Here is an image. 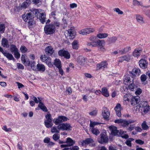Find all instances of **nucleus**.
Listing matches in <instances>:
<instances>
[{
  "mask_svg": "<svg viewBox=\"0 0 150 150\" xmlns=\"http://www.w3.org/2000/svg\"><path fill=\"white\" fill-rule=\"evenodd\" d=\"M136 142L139 144L142 145L144 144V141L140 139H137L135 140Z\"/></svg>",
  "mask_w": 150,
  "mask_h": 150,
  "instance_id": "obj_63",
  "label": "nucleus"
},
{
  "mask_svg": "<svg viewBox=\"0 0 150 150\" xmlns=\"http://www.w3.org/2000/svg\"><path fill=\"white\" fill-rule=\"evenodd\" d=\"M139 66L141 68L145 69L147 67L148 63L147 60L141 59L139 61Z\"/></svg>",
  "mask_w": 150,
  "mask_h": 150,
  "instance_id": "obj_16",
  "label": "nucleus"
},
{
  "mask_svg": "<svg viewBox=\"0 0 150 150\" xmlns=\"http://www.w3.org/2000/svg\"><path fill=\"white\" fill-rule=\"evenodd\" d=\"M99 124V122H93L90 121V126L91 127L90 128L94 127L95 125H98Z\"/></svg>",
  "mask_w": 150,
  "mask_h": 150,
  "instance_id": "obj_53",
  "label": "nucleus"
},
{
  "mask_svg": "<svg viewBox=\"0 0 150 150\" xmlns=\"http://www.w3.org/2000/svg\"><path fill=\"white\" fill-rule=\"evenodd\" d=\"M2 44L4 47H8L9 46L8 40L5 38H3L2 40Z\"/></svg>",
  "mask_w": 150,
  "mask_h": 150,
  "instance_id": "obj_36",
  "label": "nucleus"
},
{
  "mask_svg": "<svg viewBox=\"0 0 150 150\" xmlns=\"http://www.w3.org/2000/svg\"><path fill=\"white\" fill-rule=\"evenodd\" d=\"M47 128H50L52 127L53 124L52 122V120H45L44 122Z\"/></svg>",
  "mask_w": 150,
  "mask_h": 150,
  "instance_id": "obj_38",
  "label": "nucleus"
},
{
  "mask_svg": "<svg viewBox=\"0 0 150 150\" xmlns=\"http://www.w3.org/2000/svg\"><path fill=\"white\" fill-rule=\"evenodd\" d=\"M107 66L108 64L106 62H103L97 64V69H104L107 68Z\"/></svg>",
  "mask_w": 150,
  "mask_h": 150,
  "instance_id": "obj_23",
  "label": "nucleus"
},
{
  "mask_svg": "<svg viewBox=\"0 0 150 150\" xmlns=\"http://www.w3.org/2000/svg\"><path fill=\"white\" fill-rule=\"evenodd\" d=\"M72 48L74 50H77L79 49V41L77 40H74L72 43Z\"/></svg>",
  "mask_w": 150,
  "mask_h": 150,
  "instance_id": "obj_31",
  "label": "nucleus"
},
{
  "mask_svg": "<svg viewBox=\"0 0 150 150\" xmlns=\"http://www.w3.org/2000/svg\"><path fill=\"white\" fill-rule=\"evenodd\" d=\"M105 42L104 40H98L97 41V47H100L103 45H105Z\"/></svg>",
  "mask_w": 150,
  "mask_h": 150,
  "instance_id": "obj_42",
  "label": "nucleus"
},
{
  "mask_svg": "<svg viewBox=\"0 0 150 150\" xmlns=\"http://www.w3.org/2000/svg\"><path fill=\"white\" fill-rule=\"evenodd\" d=\"M21 52L23 53H25L27 51L28 49L24 46H21L20 48Z\"/></svg>",
  "mask_w": 150,
  "mask_h": 150,
  "instance_id": "obj_51",
  "label": "nucleus"
},
{
  "mask_svg": "<svg viewBox=\"0 0 150 150\" xmlns=\"http://www.w3.org/2000/svg\"><path fill=\"white\" fill-rule=\"evenodd\" d=\"M142 92V90L139 88H138L135 92V93L137 95H139L141 94Z\"/></svg>",
  "mask_w": 150,
  "mask_h": 150,
  "instance_id": "obj_61",
  "label": "nucleus"
},
{
  "mask_svg": "<svg viewBox=\"0 0 150 150\" xmlns=\"http://www.w3.org/2000/svg\"><path fill=\"white\" fill-rule=\"evenodd\" d=\"M109 128L111 134L113 136L117 135L119 131L117 130V128L116 127L111 125L109 127Z\"/></svg>",
  "mask_w": 150,
  "mask_h": 150,
  "instance_id": "obj_19",
  "label": "nucleus"
},
{
  "mask_svg": "<svg viewBox=\"0 0 150 150\" xmlns=\"http://www.w3.org/2000/svg\"><path fill=\"white\" fill-rule=\"evenodd\" d=\"M58 53L60 56L64 57L66 59H69L70 57V54L69 52L64 49L59 50Z\"/></svg>",
  "mask_w": 150,
  "mask_h": 150,
  "instance_id": "obj_9",
  "label": "nucleus"
},
{
  "mask_svg": "<svg viewBox=\"0 0 150 150\" xmlns=\"http://www.w3.org/2000/svg\"><path fill=\"white\" fill-rule=\"evenodd\" d=\"M77 62L80 64L83 65L86 63L85 58L82 56H79L77 58Z\"/></svg>",
  "mask_w": 150,
  "mask_h": 150,
  "instance_id": "obj_28",
  "label": "nucleus"
},
{
  "mask_svg": "<svg viewBox=\"0 0 150 150\" xmlns=\"http://www.w3.org/2000/svg\"><path fill=\"white\" fill-rule=\"evenodd\" d=\"M135 122V120H126L123 119H119L115 120V123H117L120 126L125 127L128 126L129 124L133 123Z\"/></svg>",
  "mask_w": 150,
  "mask_h": 150,
  "instance_id": "obj_4",
  "label": "nucleus"
},
{
  "mask_svg": "<svg viewBox=\"0 0 150 150\" xmlns=\"http://www.w3.org/2000/svg\"><path fill=\"white\" fill-rule=\"evenodd\" d=\"M54 65L58 68L62 67L61 62L58 59H56L54 61Z\"/></svg>",
  "mask_w": 150,
  "mask_h": 150,
  "instance_id": "obj_35",
  "label": "nucleus"
},
{
  "mask_svg": "<svg viewBox=\"0 0 150 150\" xmlns=\"http://www.w3.org/2000/svg\"><path fill=\"white\" fill-rule=\"evenodd\" d=\"M45 14L44 13H38L37 15V18L40 20V22L42 23H44L45 22Z\"/></svg>",
  "mask_w": 150,
  "mask_h": 150,
  "instance_id": "obj_18",
  "label": "nucleus"
},
{
  "mask_svg": "<svg viewBox=\"0 0 150 150\" xmlns=\"http://www.w3.org/2000/svg\"><path fill=\"white\" fill-rule=\"evenodd\" d=\"M66 143L67 144H62L61 145L60 147L62 148L69 146L74 145L75 143V142L70 138H68L67 139Z\"/></svg>",
  "mask_w": 150,
  "mask_h": 150,
  "instance_id": "obj_12",
  "label": "nucleus"
},
{
  "mask_svg": "<svg viewBox=\"0 0 150 150\" xmlns=\"http://www.w3.org/2000/svg\"><path fill=\"white\" fill-rule=\"evenodd\" d=\"M131 50L130 47L129 46H127L124 49H121L119 51V53L120 54H125L129 51Z\"/></svg>",
  "mask_w": 150,
  "mask_h": 150,
  "instance_id": "obj_33",
  "label": "nucleus"
},
{
  "mask_svg": "<svg viewBox=\"0 0 150 150\" xmlns=\"http://www.w3.org/2000/svg\"><path fill=\"white\" fill-rule=\"evenodd\" d=\"M85 29L87 35L93 33L95 31L94 28H85Z\"/></svg>",
  "mask_w": 150,
  "mask_h": 150,
  "instance_id": "obj_41",
  "label": "nucleus"
},
{
  "mask_svg": "<svg viewBox=\"0 0 150 150\" xmlns=\"http://www.w3.org/2000/svg\"><path fill=\"white\" fill-rule=\"evenodd\" d=\"M108 34L106 33H100L97 35V37L100 39L105 38L107 37Z\"/></svg>",
  "mask_w": 150,
  "mask_h": 150,
  "instance_id": "obj_40",
  "label": "nucleus"
},
{
  "mask_svg": "<svg viewBox=\"0 0 150 150\" xmlns=\"http://www.w3.org/2000/svg\"><path fill=\"white\" fill-rule=\"evenodd\" d=\"M59 129L63 131H69L71 130L72 127L70 124L66 123L59 124Z\"/></svg>",
  "mask_w": 150,
  "mask_h": 150,
  "instance_id": "obj_8",
  "label": "nucleus"
},
{
  "mask_svg": "<svg viewBox=\"0 0 150 150\" xmlns=\"http://www.w3.org/2000/svg\"><path fill=\"white\" fill-rule=\"evenodd\" d=\"M60 130V129H59V125L58 126H54L51 128V132L52 133H59V130Z\"/></svg>",
  "mask_w": 150,
  "mask_h": 150,
  "instance_id": "obj_37",
  "label": "nucleus"
},
{
  "mask_svg": "<svg viewBox=\"0 0 150 150\" xmlns=\"http://www.w3.org/2000/svg\"><path fill=\"white\" fill-rule=\"evenodd\" d=\"M93 142V141L92 139L87 138L83 141L82 143L83 146H86L89 144L90 146H93L94 145Z\"/></svg>",
  "mask_w": 150,
  "mask_h": 150,
  "instance_id": "obj_17",
  "label": "nucleus"
},
{
  "mask_svg": "<svg viewBox=\"0 0 150 150\" xmlns=\"http://www.w3.org/2000/svg\"><path fill=\"white\" fill-rule=\"evenodd\" d=\"M10 50L11 52L13 53L18 51L16 46L14 45H12L10 46Z\"/></svg>",
  "mask_w": 150,
  "mask_h": 150,
  "instance_id": "obj_45",
  "label": "nucleus"
},
{
  "mask_svg": "<svg viewBox=\"0 0 150 150\" xmlns=\"http://www.w3.org/2000/svg\"><path fill=\"white\" fill-rule=\"evenodd\" d=\"M119 132L120 136L123 138L126 139L129 137L128 135L125 134L126 133V132H124L122 130H120Z\"/></svg>",
  "mask_w": 150,
  "mask_h": 150,
  "instance_id": "obj_44",
  "label": "nucleus"
},
{
  "mask_svg": "<svg viewBox=\"0 0 150 150\" xmlns=\"http://www.w3.org/2000/svg\"><path fill=\"white\" fill-rule=\"evenodd\" d=\"M101 92L102 94L105 97H108L109 96V94L107 88L106 87H103L101 89Z\"/></svg>",
  "mask_w": 150,
  "mask_h": 150,
  "instance_id": "obj_32",
  "label": "nucleus"
},
{
  "mask_svg": "<svg viewBox=\"0 0 150 150\" xmlns=\"http://www.w3.org/2000/svg\"><path fill=\"white\" fill-rule=\"evenodd\" d=\"M109 150H117V148L116 146H109Z\"/></svg>",
  "mask_w": 150,
  "mask_h": 150,
  "instance_id": "obj_64",
  "label": "nucleus"
},
{
  "mask_svg": "<svg viewBox=\"0 0 150 150\" xmlns=\"http://www.w3.org/2000/svg\"><path fill=\"white\" fill-rule=\"evenodd\" d=\"M45 70V67L43 64L38 63L37 65L35 71L44 72Z\"/></svg>",
  "mask_w": 150,
  "mask_h": 150,
  "instance_id": "obj_26",
  "label": "nucleus"
},
{
  "mask_svg": "<svg viewBox=\"0 0 150 150\" xmlns=\"http://www.w3.org/2000/svg\"><path fill=\"white\" fill-rule=\"evenodd\" d=\"M4 55L9 60H13L14 58L12 54H10L6 50H4L2 49L1 51Z\"/></svg>",
  "mask_w": 150,
  "mask_h": 150,
  "instance_id": "obj_25",
  "label": "nucleus"
},
{
  "mask_svg": "<svg viewBox=\"0 0 150 150\" xmlns=\"http://www.w3.org/2000/svg\"><path fill=\"white\" fill-rule=\"evenodd\" d=\"M132 96L130 94H126L124 95L123 97V103L124 105L128 104L131 100Z\"/></svg>",
  "mask_w": 150,
  "mask_h": 150,
  "instance_id": "obj_10",
  "label": "nucleus"
},
{
  "mask_svg": "<svg viewBox=\"0 0 150 150\" xmlns=\"http://www.w3.org/2000/svg\"><path fill=\"white\" fill-rule=\"evenodd\" d=\"M140 100V98L139 96H132V98L130 102L131 105H135L137 104Z\"/></svg>",
  "mask_w": 150,
  "mask_h": 150,
  "instance_id": "obj_24",
  "label": "nucleus"
},
{
  "mask_svg": "<svg viewBox=\"0 0 150 150\" xmlns=\"http://www.w3.org/2000/svg\"><path fill=\"white\" fill-rule=\"evenodd\" d=\"M149 106L147 102L143 101L140 104L139 108V111L142 115H144L147 113L149 109Z\"/></svg>",
  "mask_w": 150,
  "mask_h": 150,
  "instance_id": "obj_3",
  "label": "nucleus"
},
{
  "mask_svg": "<svg viewBox=\"0 0 150 150\" xmlns=\"http://www.w3.org/2000/svg\"><path fill=\"white\" fill-rule=\"evenodd\" d=\"M90 129L92 133L96 135H97L100 133L99 131L97 128L93 127L90 128Z\"/></svg>",
  "mask_w": 150,
  "mask_h": 150,
  "instance_id": "obj_43",
  "label": "nucleus"
},
{
  "mask_svg": "<svg viewBox=\"0 0 150 150\" xmlns=\"http://www.w3.org/2000/svg\"><path fill=\"white\" fill-rule=\"evenodd\" d=\"M21 60L25 66L28 67L30 65V61L25 54L22 55Z\"/></svg>",
  "mask_w": 150,
  "mask_h": 150,
  "instance_id": "obj_14",
  "label": "nucleus"
},
{
  "mask_svg": "<svg viewBox=\"0 0 150 150\" xmlns=\"http://www.w3.org/2000/svg\"><path fill=\"white\" fill-rule=\"evenodd\" d=\"M135 17L137 22L139 24L142 25L145 23V21L142 15L139 14H136L135 15Z\"/></svg>",
  "mask_w": 150,
  "mask_h": 150,
  "instance_id": "obj_11",
  "label": "nucleus"
},
{
  "mask_svg": "<svg viewBox=\"0 0 150 150\" xmlns=\"http://www.w3.org/2000/svg\"><path fill=\"white\" fill-rule=\"evenodd\" d=\"M131 57V56L129 54L121 57L118 58V61L120 62H122L124 61L128 62L130 60Z\"/></svg>",
  "mask_w": 150,
  "mask_h": 150,
  "instance_id": "obj_20",
  "label": "nucleus"
},
{
  "mask_svg": "<svg viewBox=\"0 0 150 150\" xmlns=\"http://www.w3.org/2000/svg\"><path fill=\"white\" fill-rule=\"evenodd\" d=\"M59 23L57 22H52L50 24L46 25L44 28V32L47 35H52L54 33L56 28H59Z\"/></svg>",
  "mask_w": 150,
  "mask_h": 150,
  "instance_id": "obj_2",
  "label": "nucleus"
},
{
  "mask_svg": "<svg viewBox=\"0 0 150 150\" xmlns=\"http://www.w3.org/2000/svg\"><path fill=\"white\" fill-rule=\"evenodd\" d=\"M136 79H137L135 78H133V79L132 81V82L127 85L128 86V89L131 91H134L137 88L136 85L134 83V80Z\"/></svg>",
  "mask_w": 150,
  "mask_h": 150,
  "instance_id": "obj_22",
  "label": "nucleus"
},
{
  "mask_svg": "<svg viewBox=\"0 0 150 150\" xmlns=\"http://www.w3.org/2000/svg\"><path fill=\"white\" fill-rule=\"evenodd\" d=\"M59 117L61 119V121H62V122H64L68 120V118L65 116H59Z\"/></svg>",
  "mask_w": 150,
  "mask_h": 150,
  "instance_id": "obj_59",
  "label": "nucleus"
},
{
  "mask_svg": "<svg viewBox=\"0 0 150 150\" xmlns=\"http://www.w3.org/2000/svg\"><path fill=\"white\" fill-rule=\"evenodd\" d=\"M142 127L144 130H147L149 128L148 126L146 124V122L145 121H144L142 123Z\"/></svg>",
  "mask_w": 150,
  "mask_h": 150,
  "instance_id": "obj_54",
  "label": "nucleus"
},
{
  "mask_svg": "<svg viewBox=\"0 0 150 150\" xmlns=\"http://www.w3.org/2000/svg\"><path fill=\"white\" fill-rule=\"evenodd\" d=\"M66 36L70 39H74L76 35V32L74 28H71L65 32Z\"/></svg>",
  "mask_w": 150,
  "mask_h": 150,
  "instance_id": "obj_5",
  "label": "nucleus"
},
{
  "mask_svg": "<svg viewBox=\"0 0 150 150\" xmlns=\"http://www.w3.org/2000/svg\"><path fill=\"white\" fill-rule=\"evenodd\" d=\"M113 10L119 15H122L123 13V12L118 8H114Z\"/></svg>",
  "mask_w": 150,
  "mask_h": 150,
  "instance_id": "obj_52",
  "label": "nucleus"
},
{
  "mask_svg": "<svg viewBox=\"0 0 150 150\" xmlns=\"http://www.w3.org/2000/svg\"><path fill=\"white\" fill-rule=\"evenodd\" d=\"M30 1H28V2L25 1L23 2L21 5V7L22 8H26L28 7L30 4Z\"/></svg>",
  "mask_w": 150,
  "mask_h": 150,
  "instance_id": "obj_39",
  "label": "nucleus"
},
{
  "mask_svg": "<svg viewBox=\"0 0 150 150\" xmlns=\"http://www.w3.org/2000/svg\"><path fill=\"white\" fill-rule=\"evenodd\" d=\"M5 26L3 24H0V33H3L5 30Z\"/></svg>",
  "mask_w": 150,
  "mask_h": 150,
  "instance_id": "obj_50",
  "label": "nucleus"
},
{
  "mask_svg": "<svg viewBox=\"0 0 150 150\" xmlns=\"http://www.w3.org/2000/svg\"><path fill=\"white\" fill-rule=\"evenodd\" d=\"M23 20L28 23L29 28H33L35 25V22L33 19L34 16L32 12L25 13L22 16Z\"/></svg>",
  "mask_w": 150,
  "mask_h": 150,
  "instance_id": "obj_1",
  "label": "nucleus"
},
{
  "mask_svg": "<svg viewBox=\"0 0 150 150\" xmlns=\"http://www.w3.org/2000/svg\"><path fill=\"white\" fill-rule=\"evenodd\" d=\"M30 65L31 69L34 70H36V63L35 61H32L31 62H30Z\"/></svg>",
  "mask_w": 150,
  "mask_h": 150,
  "instance_id": "obj_47",
  "label": "nucleus"
},
{
  "mask_svg": "<svg viewBox=\"0 0 150 150\" xmlns=\"http://www.w3.org/2000/svg\"><path fill=\"white\" fill-rule=\"evenodd\" d=\"M142 51V49L141 48H137L132 53L133 56L135 57H138L141 54Z\"/></svg>",
  "mask_w": 150,
  "mask_h": 150,
  "instance_id": "obj_21",
  "label": "nucleus"
},
{
  "mask_svg": "<svg viewBox=\"0 0 150 150\" xmlns=\"http://www.w3.org/2000/svg\"><path fill=\"white\" fill-rule=\"evenodd\" d=\"M87 45L88 46H91L92 47H97V41H94L93 42H88Z\"/></svg>",
  "mask_w": 150,
  "mask_h": 150,
  "instance_id": "obj_49",
  "label": "nucleus"
},
{
  "mask_svg": "<svg viewBox=\"0 0 150 150\" xmlns=\"http://www.w3.org/2000/svg\"><path fill=\"white\" fill-rule=\"evenodd\" d=\"M60 138V135L59 134H55L53 135V139L55 141L59 139Z\"/></svg>",
  "mask_w": 150,
  "mask_h": 150,
  "instance_id": "obj_57",
  "label": "nucleus"
},
{
  "mask_svg": "<svg viewBox=\"0 0 150 150\" xmlns=\"http://www.w3.org/2000/svg\"><path fill=\"white\" fill-rule=\"evenodd\" d=\"M79 34L82 35H87L85 28L82 29L81 30H79Z\"/></svg>",
  "mask_w": 150,
  "mask_h": 150,
  "instance_id": "obj_58",
  "label": "nucleus"
},
{
  "mask_svg": "<svg viewBox=\"0 0 150 150\" xmlns=\"http://www.w3.org/2000/svg\"><path fill=\"white\" fill-rule=\"evenodd\" d=\"M133 4L134 6H142V3L141 2H139L137 0H133Z\"/></svg>",
  "mask_w": 150,
  "mask_h": 150,
  "instance_id": "obj_56",
  "label": "nucleus"
},
{
  "mask_svg": "<svg viewBox=\"0 0 150 150\" xmlns=\"http://www.w3.org/2000/svg\"><path fill=\"white\" fill-rule=\"evenodd\" d=\"M132 74L133 76H139L141 74V71L139 69L135 68L132 69Z\"/></svg>",
  "mask_w": 150,
  "mask_h": 150,
  "instance_id": "obj_30",
  "label": "nucleus"
},
{
  "mask_svg": "<svg viewBox=\"0 0 150 150\" xmlns=\"http://www.w3.org/2000/svg\"><path fill=\"white\" fill-rule=\"evenodd\" d=\"M56 16V12L55 11L52 12L50 15V16L51 18L52 17L54 19H55L56 18L55 16Z\"/></svg>",
  "mask_w": 150,
  "mask_h": 150,
  "instance_id": "obj_62",
  "label": "nucleus"
},
{
  "mask_svg": "<svg viewBox=\"0 0 150 150\" xmlns=\"http://www.w3.org/2000/svg\"><path fill=\"white\" fill-rule=\"evenodd\" d=\"M108 141V137L105 133L101 134L98 139V142L100 144L107 143Z\"/></svg>",
  "mask_w": 150,
  "mask_h": 150,
  "instance_id": "obj_6",
  "label": "nucleus"
},
{
  "mask_svg": "<svg viewBox=\"0 0 150 150\" xmlns=\"http://www.w3.org/2000/svg\"><path fill=\"white\" fill-rule=\"evenodd\" d=\"M135 127V125L134 124L131 125L127 129L128 130L131 131L133 130L134 128Z\"/></svg>",
  "mask_w": 150,
  "mask_h": 150,
  "instance_id": "obj_60",
  "label": "nucleus"
},
{
  "mask_svg": "<svg viewBox=\"0 0 150 150\" xmlns=\"http://www.w3.org/2000/svg\"><path fill=\"white\" fill-rule=\"evenodd\" d=\"M102 115L104 118L108 119L110 116V112L109 109L106 107H104L102 111Z\"/></svg>",
  "mask_w": 150,
  "mask_h": 150,
  "instance_id": "obj_13",
  "label": "nucleus"
},
{
  "mask_svg": "<svg viewBox=\"0 0 150 150\" xmlns=\"http://www.w3.org/2000/svg\"><path fill=\"white\" fill-rule=\"evenodd\" d=\"M45 52L48 55H51L54 52V50L52 47L48 46L45 49Z\"/></svg>",
  "mask_w": 150,
  "mask_h": 150,
  "instance_id": "obj_29",
  "label": "nucleus"
},
{
  "mask_svg": "<svg viewBox=\"0 0 150 150\" xmlns=\"http://www.w3.org/2000/svg\"><path fill=\"white\" fill-rule=\"evenodd\" d=\"M122 109V108L121 107V105L119 103H117L114 108L116 114L119 117H120L121 116V111Z\"/></svg>",
  "mask_w": 150,
  "mask_h": 150,
  "instance_id": "obj_15",
  "label": "nucleus"
},
{
  "mask_svg": "<svg viewBox=\"0 0 150 150\" xmlns=\"http://www.w3.org/2000/svg\"><path fill=\"white\" fill-rule=\"evenodd\" d=\"M53 122L56 125H57L59 123L62 122L59 116L57 118L54 119L53 120Z\"/></svg>",
  "mask_w": 150,
  "mask_h": 150,
  "instance_id": "obj_48",
  "label": "nucleus"
},
{
  "mask_svg": "<svg viewBox=\"0 0 150 150\" xmlns=\"http://www.w3.org/2000/svg\"><path fill=\"white\" fill-rule=\"evenodd\" d=\"M34 3L38 6H39L42 4L41 0H33Z\"/></svg>",
  "mask_w": 150,
  "mask_h": 150,
  "instance_id": "obj_55",
  "label": "nucleus"
},
{
  "mask_svg": "<svg viewBox=\"0 0 150 150\" xmlns=\"http://www.w3.org/2000/svg\"><path fill=\"white\" fill-rule=\"evenodd\" d=\"M39 108L41 109L44 112H47V109L44 104L42 102H40L38 105V107L35 108L36 110H39Z\"/></svg>",
  "mask_w": 150,
  "mask_h": 150,
  "instance_id": "obj_27",
  "label": "nucleus"
},
{
  "mask_svg": "<svg viewBox=\"0 0 150 150\" xmlns=\"http://www.w3.org/2000/svg\"><path fill=\"white\" fill-rule=\"evenodd\" d=\"M40 59L42 62H45L49 67H52L53 65L51 62V59L50 57L44 55L41 56Z\"/></svg>",
  "mask_w": 150,
  "mask_h": 150,
  "instance_id": "obj_7",
  "label": "nucleus"
},
{
  "mask_svg": "<svg viewBox=\"0 0 150 150\" xmlns=\"http://www.w3.org/2000/svg\"><path fill=\"white\" fill-rule=\"evenodd\" d=\"M140 78L142 83H144L147 78V76L146 75L143 74L141 76Z\"/></svg>",
  "mask_w": 150,
  "mask_h": 150,
  "instance_id": "obj_46",
  "label": "nucleus"
},
{
  "mask_svg": "<svg viewBox=\"0 0 150 150\" xmlns=\"http://www.w3.org/2000/svg\"><path fill=\"white\" fill-rule=\"evenodd\" d=\"M123 82L124 84L127 85L132 82L129 76L126 75L124 76Z\"/></svg>",
  "mask_w": 150,
  "mask_h": 150,
  "instance_id": "obj_34",
  "label": "nucleus"
}]
</instances>
